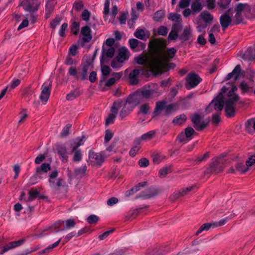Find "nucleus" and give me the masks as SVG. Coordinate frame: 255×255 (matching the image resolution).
<instances>
[{"mask_svg": "<svg viewBox=\"0 0 255 255\" xmlns=\"http://www.w3.org/2000/svg\"><path fill=\"white\" fill-rule=\"evenodd\" d=\"M118 55L116 59L113 60L111 66L114 68H120L122 66V63L129 57V53L126 49H119Z\"/></svg>", "mask_w": 255, "mask_h": 255, "instance_id": "39448f33", "label": "nucleus"}, {"mask_svg": "<svg viewBox=\"0 0 255 255\" xmlns=\"http://www.w3.org/2000/svg\"><path fill=\"white\" fill-rule=\"evenodd\" d=\"M92 26V23L89 22L88 23V25L85 26L81 29V33L83 36L82 40L84 42H88L92 39L91 31L90 28V26Z\"/></svg>", "mask_w": 255, "mask_h": 255, "instance_id": "2eb2a0df", "label": "nucleus"}, {"mask_svg": "<svg viewBox=\"0 0 255 255\" xmlns=\"http://www.w3.org/2000/svg\"><path fill=\"white\" fill-rule=\"evenodd\" d=\"M137 98V95L134 94L133 95L129 96L127 101H118L114 103L119 104V109L124 106L125 109H127L128 111H131L134 107L137 104L136 99Z\"/></svg>", "mask_w": 255, "mask_h": 255, "instance_id": "0eeeda50", "label": "nucleus"}, {"mask_svg": "<svg viewBox=\"0 0 255 255\" xmlns=\"http://www.w3.org/2000/svg\"><path fill=\"white\" fill-rule=\"evenodd\" d=\"M170 172V169L169 167H165L161 169L159 172V176L160 177H163Z\"/></svg>", "mask_w": 255, "mask_h": 255, "instance_id": "3c124183", "label": "nucleus"}, {"mask_svg": "<svg viewBox=\"0 0 255 255\" xmlns=\"http://www.w3.org/2000/svg\"><path fill=\"white\" fill-rule=\"evenodd\" d=\"M99 220V217L95 215H92L89 216L87 219V221L89 224H95Z\"/></svg>", "mask_w": 255, "mask_h": 255, "instance_id": "8fccbe9b", "label": "nucleus"}, {"mask_svg": "<svg viewBox=\"0 0 255 255\" xmlns=\"http://www.w3.org/2000/svg\"><path fill=\"white\" fill-rule=\"evenodd\" d=\"M86 171V166H82L79 169H76L75 170V176L77 177H81L84 176Z\"/></svg>", "mask_w": 255, "mask_h": 255, "instance_id": "79ce46f5", "label": "nucleus"}, {"mask_svg": "<svg viewBox=\"0 0 255 255\" xmlns=\"http://www.w3.org/2000/svg\"><path fill=\"white\" fill-rule=\"evenodd\" d=\"M149 110V106L148 104H144L140 106V110L143 114H146Z\"/></svg>", "mask_w": 255, "mask_h": 255, "instance_id": "0e129e2a", "label": "nucleus"}, {"mask_svg": "<svg viewBox=\"0 0 255 255\" xmlns=\"http://www.w3.org/2000/svg\"><path fill=\"white\" fill-rule=\"evenodd\" d=\"M211 228H215V224L214 222L210 223L204 224L201 226L200 229L197 231L196 234V235H199L203 231H208Z\"/></svg>", "mask_w": 255, "mask_h": 255, "instance_id": "7c9ffc66", "label": "nucleus"}, {"mask_svg": "<svg viewBox=\"0 0 255 255\" xmlns=\"http://www.w3.org/2000/svg\"><path fill=\"white\" fill-rule=\"evenodd\" d=\"M165 103L164 102H159L156 103L155 108L156 111H159L161 110H164Z\"/></svg>", "mask_w": 255, "mask_h": 255, "instance_id": "774afa93", "label": "nucleus"}, {"mask_svg": "<svg viewBox=\"0 0 255 255\" xmlns=\"http://www.w3.org/2000/svg\"><path fill=\"white\" fill-rule=\"evenodd\" d=\"M231 0H219L218 4L220 7L225 9L229 7Z\"/></svg>", "mask_w": 255, "mask_h": 255, "instance_id": "c03bdc74", "label": "nucleus"}, {"mask_svg": "<svg viewBox=\"0 0 255 255\" xmlns=\"http://www.w3.org/2000/svg\"><path fill=\"white\" fill-rule=\"evenodd\" d=\"M119 109V104L114 103L111 109V113H110L106 119V124L107 125H111L114 122L115 119Z\"/></svg>", "mask_w": 255, "mask_h": 255, "instance_id": "f8f14e48", "label": "nucleus"}, {"mask_svg": "<svg viewBox=\"0 0 255 255\" xmlns=\"http://www.w3.org/2000/svg\"><path fill=\"white\" fill-rule=\"evenodd\" d=\"M51 167L49 163H42L40 166L36 168V176L39 178H42V175L45 174L50 170Z\"/></svg>", "mask_w": 255, "mask_h": 255, "instance_id": "f3484780", "label": "nucleus"}, {"mask_svg": "<svg viewBox=\"0 0 255 255\" xmlns=\"http://www.w3.org/2000/svg\"><path fill=\"white\" fill-rule=\"evenodd\" d=\"M237 87L234 85L227 84L224 86L221 92L214 99L206 109L207 113L215 110L220 111L224 106L226 116L232 117L235 112V105L239 100V96L235 92Z\"/></svg>", "mask_w": 255, "mask_h": 255, "instance_id": "f03ea898", "label": "nucleus"}, {"mask_svg": "<svg viewBox=\"0 0 255 255\" xmlns=\"http://www.w3.org/2000/svg\"><path fill=\"white\" fill-rule=\"evenodd\" d=\"M186 119V117L185 115H182L176 117L173 120V122L176 125H180L184 123Z\"/></svg>", "mask_w": 255, "mask_h": 255, "instance_id": "c9c22d12", "label": "nucleus"}, {"mask_svg": "<svg viewBox=\"0 0 255 255\" xmlns=\"http://www.w3.org/2000/svg\"><path fill=\"white\" fill-rule=\"evenodd\" d=\"M253 123L254 119H252L249 120L245 124L246 129L249 132L253 133L255 131Z\"/></svg>", "mask_w": 255, "mask_h": 255, "instance_id": "e433bc0d", "label": "nucleus"}, {"mask_svg": "<svg viewBox=\"0 0 255 255\" xmlns=\"http://www.w3.org/2000/svg\"><path fill=\"white\" fill-rule=\"evenodd\" d=\"M191 8L193 12H199L203 8L200 0H195L191 5Z\"/></svg>", "mask_w": 255, "mask_h": 255, "instance_id": "cd10ccee", "label": "nucleus"}, {"mask_svg": "<svg viewBox=\"0 0 255 255\" xmlns=\"http://www.w3.org/2000/svg\"><path fill=\"white\" fill-rule=\"evenodd\" d=\"M199 17L201 19H203L206 23L211 22L213 19V16L207 11H203L201 13Z\"/></svg>", "mask_w": 255, "mask_h": 255, "instance_id": "b1692460", "label": "nucleus"}, {"mask_svg": "<svg viewBox=\"0 0 255 255\" xmlns=\"http://www.w3.org/2000/svg\"><path fill=\"white\" fill-rule=\"evenodd\" d=\"M253 86L254 84L252 82L247 84L245 82H243L241 83L240 88L243 93H247L252 89Z\"/></svg>", "mask_w": 255, "mask_h": 255, "instance_id": "473e14b6", "label": "nucleus"}, {"mask_svg": "<svg viewBox=\"0 0 255 255\" xmlns=\"http://www.w3.org/2000/svg\"><path fill=\"white\" fill-rule=\"evenodd\" d=\"M191 140V138H188L185 134H184L183 132L180 133L177 137V141L179 143H185Z\"/></svg>", "mask_w": 255, "mask_h": 255, "instance_id": "ea45409f", "label": "nucleus"}, {"mask_svg": "<svg viewBox=\"0 0 255 255\" xmlns=\"http://www.w3.org/2000/svg\"><path fill=\"white\" fill-rule=\"evenodd\" d=\"M109 154L104 155L102 153H95L94 151L89 152V156L91 164L94 166H100L103 162L104 159L109 156Z\"/></svg>", "mask_w": 255, "mask_h": 255, "instance_id": "423d86ee", "label": "nucleus"}, {"mask_svg": "<svg viewBox=\"0 0 255 255\" xmlns=\"http://www.w3.org/2000/svg\"><path fill=\"white\" fill-rule=\"evenodd\" d=\"M23 242L24 241L23 240H21L9 243V244H8L5 247H3V252H7L10 249H13L14 248L20 246L23 244Z\"/></svg>", "mask_w": 255, "mask_h": 255, "instance_id": "412c9836", "label": "nucleus"}, {"mask_svg": "<svg viewBox=\"0 0 255 255\" xmlns=\"http://www.w3.org/2000/svg\"><path fill=\"white\" fill-rule=\"evenodd\" d=\"M158 33L159 35L164 36L168 32L167 28L164 26H161L158 28Z\"/></svg>", "mask_w": 255, "mask_h": 255, "instance_id": "e2e57ef3", "label": "nucleus"}, {"mask_svg": "<svg viewBox=\"0 0 255 255\" xmlns=\"http://www.w3.org/2000/svg\"><path fill=\"white\" fill-rule=\"evenodd\" d=\"M113 136V133L110 130H107L105 132V142H108L109 141Z\"/></svg>", "mask_w": 255, "mask_h": 255, "instance_id": "4d7b16f0", "label": "nucleus"}, {"mask_svg": "<svg viewBox=\"0 0 255 255\" xmlns=\"http://www.w3.org/2000/svg\"><path fill=\"white\" fill-rule=\"evenodd\" d=\"M201 81V79L195 73H190L187 78L186 86L187 89H191L196 87Z\"/></svg>", "mask_w": 255, "mask_h": 255, "instance_id": "9d476101", "label": "nucleus"}, {"mask_svg": "<svg viewBox=\"0 0 255 255\" xmlns=\"http://www.w3.org/2000/svg\"><path fill=\"white\" fill-rule=\"evenodd\" d=\"M51 87L50 81L46 82L42 85L40 99L44 104H45L49 99L51 92Z\"/></svg>", "mask_w": 255, "mask_h": 255, "instance_id": "1a4fd4ad", "label": "nucleus"}, {"mask_svg": "<svg viewBox=\"0 0 255 255\" xmlns=\"http://www.w3.org/2000/svg\"><path fill=\"white\" fill-rule=\"evenodd\" d=\"M114 53L115 49H103L101 62V70L104 76L108 75L111 71V69L108 66L103 65V63L107 60V58L112 57Z\"/></svg>", "mask_w": 255, "mask_h": 255, "instance_id": "20e7f679", "label": "nucleus"}, {"mask_svg": "<svg viewBox=\"0 0 255 255\" xmlns=\"http://www.w3.org/2000/svg\"><path fill=\"white\" fill-rule=\"evenodd\" d=\"M164 15L165 13L163 10H158L154 14L153 18L156 21H160Z\"/></svg>", "mask_w": 255, "mask_h": 255, "instance_id": "4c0bfd02", "label": "nucleus"}, {"mask_svg": "<svg viewBox=\"0 0 255 255\" xmlns=\"http://www.w3.org/2000/svg\"><path fill=\"white\" fill-rule=\"evenodd\" d=\"M176 109L175 105L173 104H169L168 105H166L165 106V112L166 114H169L172 111L175 110Z\"/></svg>", "mask_w": 255, "mask_h": 255, "instance_id": "bf43d9fd", "label": "nucleus"}, {"mask_svg": "<svg viewBox=\"0 0 255 255\" xmlns=\"http://www.w3.org/2000/svg\"><path fill=\"white\" fill-rule=\"evenodd\" d=\"M22 5L25 11L33 12L38 9L39 4L38 3L31 4L29 0H26Z\"/></svg>", "mask_w": 255, "mask_h": 255, "instance_id": "6ab92c4d", "label": "nucleus"}, {"mask_svg": "<svg viewBox=\"0 0 255 255\" xmlns=\"http://www.w3.org/2000/svg\"><path fill=\"white\" fill-rule=\"evenodd\" d=\"M61 19L59 17H56L50 23V27L54 29L60 24Z\"/></svg>", "mask_w": 255, "mask_h": 255, "instance_id": "5fc2aeb1", "label": "nucleus"}, {"mask_svg": "<svg viewBox=\"0 0 255 255\" xmlns=\"http://www.w3.org/2000/svg\"><path fill=\"white\" fill-rule=\"evenodd\" d=\"M243 75V72L241 70V68L240 65H237L232 72L228 74L226 78V80H230L233 78L235 80H237L241 78Z\"/></svg>", "mask_w": 255, "mask_h": 255, "instance_id": "4468645a", "label": "nucleus"}, {"mask_svg": "<svg viewBox=\"0 0 255 255\" xmlns=\"http://www.w3.org/2000/svg\"><path fill=\"white\" fill-rule=\"evenodd\" d=\"M255 163V155L251 156L246 161V165L249 168V167L252 166Z\"/></svg>", "mask_w": 255, "mask_h": 255, "instance_id": "680f3d73", "label": "nucleus"}, {"mask_svg": "<svg viewBox=\"0 0 255 255\" xmlns=\"http://www.w3.org/2000/svg\"><path fill=\"white\" fill-rule=\"evenodd\" d=\"M20 81L18 79H13L12 81L11 84L7 87H8V88L10 89H13L16 87L20 84Z\"/></svg>", "mask_w": 255, "mask_h": 255, "instance_id": "338daca9", "label": "nucleus"}, {"mask_svg": "<svg viewBox=\"0 0 255 255\" xmlns=\"http://www.w3.org/2000/svg\"><path fill=\"white\" fill-rule=\"evenodd\" d=\"M140 144V139H135V140L134 141V142L133 143V146L132 147V148H131V149L129 151V154L130 156L133 157L136 154L138 151L139 150Z\"/></svg>", "mask_w": 255, "mask_h": 255, "instance_id": "4be33fe9", "label": "nucleus"}, {"mask_svg": "<svg viewBox=\"0 0 255 255\" xmlns=\"http://www.w3.org/2000/svg\"><path fill=\"white\" fill-rule=\"evenodd\" d=\"M58 172L57 170L52 171L49 174V182L50 186L55 190H57L64 184V181L57 178Z\"/></svg>", "mask_w": 255, "mask_h": 255, "instance_id": "6e6552de", "label": "nucleus"}, {"mask_svg": "<svg viewBox=\"0 0 255 255\" xmlns=\"http://www.w3.org/2000/svg\"><path fill=\"white\" fill-rule=\"evenodd\" d=\"M146 182H143L139 183L138 185L134 186L130 190L127 191L125 194L126 196L128 197L133 194L140 189V187H144L145 185H146Z\"/></svg>", "mask_w": 255, "mask_h": 255, "instance_id": "bb28decb", "label": "nucleus"}, {"mask_svg": "<svg viewBox=\"0 0 255 255\" xmlns=\"http://www.w3.org/2000/svg\"><path fill=\"white\" fill-rule=\"evenodd\" d=\"M233 21L231 16L229 14V10L223 14L220 18V22L223 30L226 29L230 25H233Z\"/></svg>", "mask_w": 255, "mask_h": 255, "instance_id": "9b49d317", "label": "nucleus"}, {"mask_svg": "<svg viewBox=\"0 0 255 255\" xmlns=\"http://www.w3.org/2000/svg\"><path fill=\"white\" fill-rule=\"evenodd\" d=\"M134 36L139 39L145 40L148 37L146 35L145 31L142 29L137 28L134 34Z\"/></svg>", "mask_w": 255, "mask_h": 255, "instance_id": "2f4dec72", "label": "nucleus"}, {"mask_svg": "<svg viewBox=\"0 0 255 255\" xmlns=\"http://www.w3.org/2000/svg\"><path fill=\"white\" fill-rule=\"evenodd\" d=\"M153 89L149 87H145L142 89L141 94L143 97L149 98L153 94Z\"/></svg>", "mask_w": 255, "mask_h": 255, "instance_id": "c756f323", "label": "nucleus"}, {"mask_svg": "<svg viewBox=\"0 0 255 255\" xmlns=\"http://www.w3.org/2000/svg\"><path fill=\"white\" fill-rule=\"evenodd\" d=\"M122 73H116L113 75V77L110 78L106 83V86L110 87L112 86L116 81L122 77Z\"/></svg>", "mask_w": 255, "mask_h": 255, "instance_id": "a878e982", "label": "nucleus"}, {"mask_svg": "<svg viewBox=\"0 0 255 255\" xmlns=\"http://www.w3.org/2000/svg\"><path fill=\"white\" fill-rule=\"evenodd\" d=\"M153 42L154 45H149L148 48H164L167 45V41L161 38L155 39Z\"/></svg>", "mask_w": 255, "mask_h": 255, "instance_id": "aec40b11", "label": "nucleus"}, {"mask_svg": "<svg viewBox=\"0 0 255 255\" xmlns=\"http://www.w3.org/2000/svg\"><path fill=\"white\" fill-rule=\"evenodd\" d=\"M58 153L60 155L61 159L63 162L67 160V151L65 147H60L58 149Z\"/></svg>", "mask_w": 255, "mask_h": 255, "instance_id": "58836bf2", "label": "nucleus"}, {"mask_svg": "<svg viewBox=\"0 0 255 255\" xmlns=\"http://www.w3.org/2000/svg\"><path fill=\"white\" fill-rule=\"evenodd\" d=\"M191 31L190 29L186 28L184 30L182 34V38L184 40H188L190 36Z\"/></svg>", "mask_w": 255, "mask_h": 255, "instance_id": "13d9d810", "label": "nucleus"}, {"mask_svg": "<svg viewBox=\"0 0 255 255\" xmlns=\"http://www.w3.org/2000/svg\"><path fill=\"white\" fill-rule=\"evenodd\" d=\"M71 125L70 124L67 125L62 129L61 133V136L64 137L67 136L69 133V129L70 128Z\"/></svg>", "mask_w": 255, "mask_h": 255, "instance_id": "052dcab7", "label": "nucleus"}, {"mask_svg": "<svg viewBox=\"0 0 255 255\" xmlns=\"http://www.w3.org/2000/svg\"><path fill=\"white\" fill-rule=\"evenodd\" d=\"M196 187L195 186H191L188 187L183 188L180 191L175 193L174 195L175 197L173 199H176L180 196H184L187 194L189 192L191 191Z\"/></svg>", "mask_w": 255, "mask_h": 255, "instance_id": "5701e85b", "label": "nucleus"}, {"mask_svg": "<svg viewBox=\"0 0 255 255\" xmlns=\"http://www.w3.org/2000/svg\"><path fill=\"white\" fill-rule=\"evenodd\" d=\"M192 121L194 124L195 128L197 130H201L206 126V124L201 121V118L198 114H195L192 117Z\"/></svg>", "mask_w": 255, "mask_h": 255, "instance_id": "dca6fc26", "label": "nucleus"}, {"mask_svg": "<svg viewBox=\"0 0 255 255\" xmlns=\"http://www.w3.org/2000/svg\"><path fill=\"white\" fill-rule=\"evenodd\" d=\"M222 171V169L217 163H213L211 165L210 167V171L211 172H215L218 173Z\"/></svg>", "mask_w": 255, "mask_h": 255, "instance_id": "a18cd8bd", "label": "nucleus"}, {"mask_svg": "<svg viewBox=\"0 0 255 255\" xmlns=\"http://www.w3.org/2000/svg\"><path fill=\"white\" fill-rule=\"evenodd\" d=\"M89 68L90 66L88 65L85 66L83 67L82 71L81 72V76L82 79L84 80L87 77L88 71L89 69Z\"/></svg>", "mask_w": 255, "mask_h": 255, "instance_id": "864d4df0", "label": "nucleus"}, {"mask_svg": "<svg viewBox=\"0 0 255 255\" xmlns=\"http://www.w3.org/2000/svg\"><path fill=\"white\" fill-rule=\"evenodd\" d=\"M129 44L130 48H145L146 45L144 43L140 42L136 39L129 40Z\"/></svg>", "mask_w": 255, "mask_h": 255, "instance_id": "393cba45", "label": "nucleus"}, {"mask_svg": "<svg viewBox=\"0 0 255 255\" xmlns=\"http://www.w3.org/2000/svg\"><path fill=\"white\" fill-rule=\"evenodd\" d=\"M154 131L151 130L143 134V135H141V136L140 138H138V139H140L141 142L142 140L145 141L151 139L154 136Z\"/></svg>", "mask_w": 255, "mask_h": 255, "instance_id": "72a5a7b5", "label": "nucleus"}, {"mask_svg": "<svg viewBox=\"0 0 255 255\" xmlns=\"http://www.w3.org/2000/svg\"><path fill=\"white\" fill-rule=\"evenodd\" d=\"M242 58L249 60H252L255 58V49H250L247 50L245 53L242 56Z\"/></svg>", "mask_w": 255, "mask_h": 255, "instance_id": "c85d7f7f", "label": "nucleus"}, {"mask_svg": "<svg viewBox=\"0 0 255 255\" xmlns=\"http://www.w3.org/2000/svg\"><path fill=\"white\" fill-rule=\"evenodd\" d=\"M111 0H105L104 3V8L103 13L105 16H107L109 14L112 15L113 17H115L118 12V7L116 5H113L112 11L110 12V3Z\"/></svg>", "mask_w": 255, "mask_h": 255, "instance_id": "ddd939ff", "label": "nucleus"}, {"mask_svg": "<svg viewBox=\"0 0 255 255\" xmlns=\"http://www.w3.org/2000/svg\"><path fill=\"white\" fill-rule=\"evenodd\" d=\"M84 141L82 139L79 140V141L76 143V145L72 146V152L75 151L74 155L73 157V160L74 161H79L81 160L82 157V154L79 150H76V149L81 145L83 144Z\"/></svg>", "mask_w": 255, "mask_h": 255, "instance_id": "a211bd4d", "label": "nucleus"}, {"mask_svg": "<svg viewBox=\"0 0 255 255\" xmlns=\"http://www.w3.org/2000/svg\"><path fill=\"white\" fill-rule=\"evenodd\" d=\"M194 132V130L192 128H187L185 129V132H183L185 136L188 138H192V135Z\"/></svg>", "mask_w": 255, "mask_h": 255, "instance_id": "6e6d98bb", "label": "nucleus"}, {"mask_svg": "<svg viewBox=\"0 0 255 255\" xmlns=\"http://www.w3.org/2000/svg\"><path fill=\"white\" fill-rule=\"evenodd\" d=\"M252 8L250 4L247 3H238L235 7L236 14L233 18V24L237 25L244 20L245 17L253 18L255 17V13L251 12Z\"/></svg>", "mask_w": 255, "mask_h": 255, "instance_id": "7ed1b4c3", "label": "nucleus"}, {"mask_svg": "<svg viewBox=\"0 0 255 255\" xmlns=\"http://www.w3.org/2000/svg\"><path fill=\"white\" fill-rule=\"evenodd\" d=\"M62 223L64 224V230H69L73 228L75 225V222L73 219L62 221ZM62 230H63V229Z\"/></svg>", "mask_w": 255, "mask_h": 255, "instance_id": "f704fd0d", "label": "nucleus"}, {"mask_svg": "<svg viewBox=\"0 0 255 255\" xmlns=\"http://www.w3.org/2000/svg\"><path fill=\"white\" fill-rule=\"evenodd\" d=\"M236 169L242 173L248 171V168L247 165H245L242 163H238L236 165Z\"/></svg>", "mask_w": 255, "mask_h": 255, "instance_id": "603ef678", "label": "nucleus"}, {"mask_svg": "<svg viewBox=\"0 0 255 255\" xmlns=\"http://www.w3.org/2000/svg\"><path fill=\"white\" fill-rule=\"evenodd\" d=\"M80 24L78 22H73L71 25V31L75 34L77 35L79 30Z\"/></svg>", "mask_w": 255, "mask_h": 255, "instance_id": "49530a36", "label": "nucleus"}, {"mask_svg": "<svg viewBox=\"0 0 255 255\" xmlns=\"http://www.w3.org/2000/svg\"><path fill=\"white\" fill-rule=\"evenodd\" d=\"M169 20L175 21L176 22H179L181 20V15L177 13H170L168 16Z\"/></svg>", "mask_w": 255, "mask_h": 255, "instance_id": "37998d69", "label": "nucleus"}, {"mask_svg": "<svg viewBox=\"0 0 255 255\" xmlns=\"http://www.w3.org/2000/svg\"><path fill=\"white\" fill-rule=\"evenodd\" d=\"M38 192L36 190L30 191L29 192V196L27 199H24L25 202L31 201L34 200L38 196Z\"/></svg>", "mask_w": 255, "mask_h": 255, "instance_id": "a19ab883", "label": "nucleus"}, {"mask_svg": "<svg viewBox=\"0 0 255 255\" xmlns=\"http://www.w3.org/2000/svg\"><path fill=\"white\" fill-rule=\"evenodd\" d=\"M176 52L175 49H147L135 59L137 63L145 65L130 72V83L137 84L140 75L147 76L150 73H161L163 69L167 68L169 60L174 57Z\"/></svg>", "mask_w": 255, "mask_h": 255, "instance_id": "f257e3e1", "label": "nucleus"}, {"mask_svg": "<svg viewBox=\"0 0 255 255\" xmlns=\"http://www.w3.org/2000/svg\"><path fill=\"white\" fill-rule=\"evenodd\" d=\"M78 95L79 92L75 90L71 91L69 94H67L66 98L68 101H71L75 99Z\"/></svg>", "mask_w": 255, "mask_h": 255, "instance_id": "de8ad7c7", "label": "nucleus"}, {"mask_svg": "<svg viewBox=\"0 0 255 255\" xmlns=\"http://www.w3.org/2000/svg\"><path fill=\"white\" fill-rule=\"evenodd\" d=\"M91 15V12L88 9H84L81 14L82 19L88 22Z\"/></svg>", "mask_w": 255, "mask_h": 255, "instance_id": "09e8293b", "label": "nucleus"}, {"mask_svg": "<svg viewBox=\"0 0 255 255\" xmlns=\"http://www.w3.org/2000/svg\"><path fill=\"white\" fill-rule=\"evenodd\" d=\"M138 164L140 167H145L149 165V161L147 159L143 158L139 160Z\"/></svg>", "mask_w": 255, "mask_h": 255, "instance_id": "69168bd1", "label": "nucleus"}]
</instances>
